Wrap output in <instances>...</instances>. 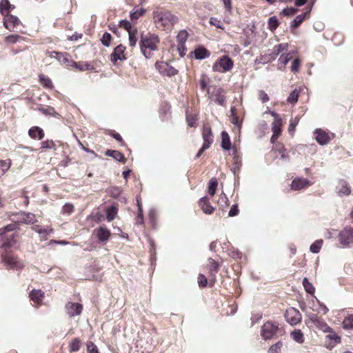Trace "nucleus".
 Returning <instances> with one entry per match:
<instances>
[{"label": "nucleus", "instance_id": "nucleus-15", "mask_svg": "<svg viewBox=\"0 0 353 353\" xmlns=\"http://www.w3.org/2000/svg\"><path fill=\"white\" fill-rule=\"evenodd\" d=\"M125 50V47L123 45H119L115 48L114 52L110 55V61L116 64L117 61L120 60H125L126 59L124 51Z\"/></svg>", "mask_w": 353, "mask_h": 353}, {"label": "nucleus", "instance_id": "nucleus-62", "mask_svg": "<svg viewBox=\"0 0 353 353\" xmlns=\"http://www.w3.org/2000/svg\"><path fill=\"white\" fill-rule=\"evenodd\" d=\"M21 37L18 34H11L6 38V41L8 43H14L18 41Z\"/></svg>", "mask_w": 353, "mask_h": 353}, {"label": "nucleus", "instance_id": "nucleus-51", "mask_svg": "<svg viewBox=\"0 0 353 353\" xmlns=\"http://www.w3.org/2000/svg\"><path fill=\"white\" fill-rule=\"evenodd\" d=\"M10 160H0V168L2 169L3 173H5L10 168Z\"/></svg>", "mask_w": 353, "mask_h": 353}, {"label": "nucleus", "instance_id": "nucleus-25", "mask_svg": "<svg viewBox=\"0 0 353 353\" xmlns=\"http://www.w3.org/2000/svg\"><path fill=\"white\" fill-rule=\"evenodd\" d=\"M330 334L326 336V343L327 347L332 348L334 345L341 342V338L334 332L331 331Z\"/></svg>", "mask_w": 353, "mask_h": 353}, {"label": "nucleus", "instance_id": "nucleus-34", "mask_svg": "<svg viewBox=\"0 0 353 353\" xmlns=\"http://www.w3.org/2000/svg\"><path fill=\"white\" fill-rule=\"evenodd\" d=\"M118 210L114 206H111L106 210V219L108 221H112L116 217Z\"/></svg>", "mask_w": 353, "mask_h": 353}, {"label": "nucleus", "instance_id": "nucleus-27", "mask_svg": "<svg viewBox=\"0 0 353 353\" xmlns=\"http://www.w3.org/2000/svg\"><path fill=\"white\" fill-rule=\"evenodd\" d=\"M29 136L32 139H38L39 140H41L44 137L43 130L38 127L33 126L28 130Z\"/></svg>", "mask_w": 353, "mask_h": 353}, {"label": "nucleus", "instance_id": "nucleus-16", "mask_svg": "<svg viewBox=\"0 0 353 353\" xmlns=\"http://www.w3.org/2000/svg\"><path fill=\"white\" fill-rule=\"evenodd\" d=\"M50 57L55 58L60 63L65 64L68 66H71L72 62L73 61L72 60H71L70 59V56L69 55V54H68L66 52H64V53L60 52L59 53V52L53 51L51 52Z\"/></svg>", "mask_w": 353, "mask_h": 353}, {"label": "nucleus", "instance_id": "nucleus-24", "mask_svg": "<svg viewBox=\"0 0 353 353\" xmlns=\"http://www.w3.org/2000/svg\"><path fill=\"white\" fill-rule=\"evenodd\" d=\"M188 37V33L186 30H181L177 36H176V41H177V50L178 51H181V49H184V45L186 42Z\"/></svg>", "mask_w": 353, "mask_h": 353}, {"label": "nucleus", "instance_id": "nucleus-46", "mask_svg": "<svg viewBox=\"0 0 353 353\" xmlns=\"http://www.w3.org/2000/svg\"><path fill=\"white\" fill-rule=\"evenodd\" d=\"M343 327L345 329H352L353 328V314H350L348 316H347L343 322Z\"/></svg>", "mask_w": 353, "mask_h": 353}, {"label": "nucleus", "instance_id": "nucleus-57", "mask_svg": "<svg viewBox=\"0 0 353 353\" xmlns=\"http://www.w3.org/2000/svg\"><path fill=\"white\" fill-rule=\"evenodd\" d=\"M300 67V60L299 59H295L291 65V71L293 72H297L299 71Z\"/></svg>", "mask_w": 353, "mask_h": 353}, {"label": "nucleus", "instance_id": "nucleus-60", "mask_svg": "<svg viewBox=\"0 0 353 353\" xmlns=\"http://www.w3.org/2000/svg\"><path fill=\"white\" fill-rule=\"evenodd\" d=\"M296 11H297V10L296 8L290 7V8H286L283 9L282 10L281 13L285 16H290V15L294 14Z\"/></svg>", "mask_w": 353, "mask_h": 353}, {"label": "nucleus", "instance_id": "nucleus-44", "mask_svg": "<svg viewBox=\"0 0 353 353\" xmlns=\"http://www.w3.org/2000/svg\"><path fill=\"white\" fill-rule=\"evenodd\" d=\"M288 43H281V44L275 46L273 48V52L276 55H278L281 52H282L283 51H286L288 50Z\"/></svg>", "mask_w": 353, "mask_h": 353}, {"label": "nucleus", "instance_id": "nucleus-5", "mask_svg": "<svg viewBox=\"0 0 353 353\" xmlns=\"http://www.w3.org/2000/svg\"><path fill=\"white\" fill-rule=\"evenodd\" d=\"M1 261L3 265L8 269L21 271L24 267L23 261L11 254H3Z\"/></svg>", "mask_w": 353, "mask_h": 353}, {"label": "nucleus", "instance_id": "nucleus-32", "mask_svg": "<svg viewBox=\"0 0 353 353\" xmlns=\"http://www.w3.org/2000/svg\"><path fill=\"white\" fill-rule=\"evenodd\" d=\"M194 53L196 59H203L210 55V53L208 52V50L202 47L196 48Z\"/></svg>", "mask_w": 353, "mask_h": 353}, {"label": "nucleus", "instance_id": "nucleus-18", "mask_svg": "<svg viewBox=\"0 0 353 353\" xmlns=\"http://www.w3.org/2000/svg\"><path fill=\"white\" fill-rule=\"evenodd\" d=\"M32 230L39 234L41 240H46L48 236L52 232V229L50 226L42 227L39 225L33 226Z\"/></svg>", "mask_w": 353, "mask_h": 353}, {"label": "nucleus", "instance_id": "nucleus-38", "mask_svg": "<svg viewBox=\"0 0 353 353\" xmlns=\"http://www.w3.org/2000/svg\"><path fill=\"white\" fill-rule=\"evenodd\" d=\"M281 126H282V119H276V121H274L272 124V130L273 133H276L277 134H281Z\"/></svg>", "mask_w": 353, "mask_h": 353}, {"label": "nucleus", "instance_id": "nucleus-56", "mask_svg": "<svg viewBox=\"0 0 353 353\" xmlns=\"http://www.w3.org/2000/svg\"><path fill=\"white\" fill-rule=\"evenodd\" d=\"M230 122L234 124L239 130H240L242 121L239 120L237 115L230 117Z\"/></svg>", "mask_w": 353, "mask_h": 353}, {"label": "nucleus", "instance_id": "nucleus-55", "mask_svg": "<svg viewBox=\"0 0 353 353\" xmlns=\"http://www.w3.org/2000/svg\"><path fill=\"white\" fill-rule=\"evenodd\" d=\"M119 26H120V27L128 30V33L130 32V31H132L131 30V28H132L131 23L128 20H121L119 22Z\"/></svg>", "mask_w": 353, "mask_h": 353}, {"label": "nucleus", "instance_id": "nucleus-8", "mask_svg": "<svg viewBox=\"0 0 353 353\" xmlns=\"http://www.w3.org/2000/svg\"><path fill=\"white\" fill-rule=\"evenodd\" d=\"M279 325L270 321L266 322L261 327V336L267 340L272 338L277 332Z\"/></svg>", "mask_w": 353, "mask_h": 353}, {"label": "nucleus", "instance_id": "nucleus-6", "mask_svg": "<svg viewBox=\"0 0 353 353\" xmlns=\"http://www.w3.org/2000/svg\"><path fill=\"white\" fill-rule=\"evenodd\" d=\"M339 241L342 247H347L353 244V228L346 227L339 233Z\"/></svg>", "mask_w": 353, "mask_h": 353}, {"label": "nucleus", "instance_id": "nucleus-31", "mask_svg": "<svg viewBox=\"0 0 353 353\" xmlns=\"http://www.w3.org/2000/svg\"><path fill=\"white\" fill-rule=\"evenodd\" d=\"M71 66L79 70L80 71L92 70L94 69L93 66L88 62L77 63L73 61Z\"/></svg>", "mask_w": 353, "mask_h": 353}, {"label": "nucleus", "instance_id": "nucleus-30", "mask_svg": "<svg viewBox=\"0 0 353 353\" xmlns=\"http://www.w3.org/2000/svg\"><path fill=\"white\" fill-rule=\"evenodd\" d=\"M105 155L112 157L113 159L119 162L125 161V157L123 154L121 152L117 150H108L105 152Z\"/></svg>", "mask_w": 353, "mask_h": 353}, {"label": "nucleus", "instance_id": "nucleus-63", "mask_svg": "<svg viewBox=\"0 0 353 353\" xmlns=\"http://www.w3.org/2000/svg\"><path fill=\"white\" fill-rule=\"evenodd\" d=\"M208 83V78L205 75H203L200 81V87L202 90H205Z\"/></svg>", "mask_w": 353, "mask_h": 353}, {"label": "nucleus", "instance_id": "nucleus-28", "mask_svg": "<svg viewBox=\"0 0 353 353\" xmlns=\"http://www.w3.org/2000/svg\"><path fill=\"white\" fill-rule=\"evenodd\" d=\"M97 235L99 241H107L110 236V232L105 227H100L97 231Z\"/></svg>", "mask_w": 353, "mask_h": 353}, {"label": "nucleus", "instance_id": "nucleus-21", "mask_svg": "<svg viewBox=\"0 0 353 353\" xmlns=\"http://www.w3.org/2000/svg\"><path fill=\"white\" fill-rule=\"evenodd\" d=\"M199 205L206 214H211L214 211V208L210 204L209 199L206 196H203L199 201Z\"/></svg>", "mask_w": 353, "mask_h": 353}, {"label": "nucleus", "instance_id": "nucleus-47", "mask_svg": "<svg viewBox=\"0 0 353 353\" xmlns=\"http://www.w3.org/2000/svg\"><path fill=\"white\" fill-rule=\"evenodd\" d=\"M74 211V206L72 204L68 203H65L61 210V213L66 215H70Z\"/></svg>", "mask_w": 353, "mask_h": 353}, {"label": "nucleus", "instance_id": "nucleus-22", "mask_svg": "<svg viewBox=\"0 0 353 353\" xmlns=\"http://www.w3.org/2000/svg\"><path fill=\"white\" fill-rule=\"evenodd\" d=\"M29 296L31 301H32L35 304L39 305L43 301L44 293L40 290L34 289L30 292Z\"/></svg>", "mask_w": 353, "mask_h": 353}, {"label": "nucleus", "instance_id": "nucleus-53", "mask_svg": "<svg viewBox=\"0 0 353 353\" xmlns=\"http://www.w3.org/2000/svg\"><path fill=\"white\" fill-rule=\"evenodd\" d=\"M281 346H282V343L280 342H278L270 347L268 352L269 353H280L279 352H280Z\"/></svg>", "mask_w": 353, "mask_h": 353}, {"label": "nucleus", "instance_id": "nucleus-59", "mask_svg": "<svg viewBox=\"0 0 353 353\" xmlns=\"http://www.w3.org/2000/svg\"><path fill=\"white\" fill-rule=\"evenodd\" d=\"M208 281L206 277L203 274H199L198 276V284L200 287L203 288L207 285Z\"/></svg>", "mask_w": 353, "mask_h": 353}, {"label": "nucleus", "instance_id": "nucleus-11", "mask_svg": "<svg viewBox=\"0 0 353 353\" xmlns=\"http://www.w3.org/2000/svg\"><path fill=\"white\" fill-rule=\"evenodd\" d=\"M285 318L287 322L290 325H294L301 322L302 316L298 310L294 307H290L286 310Z\"/></svg>", "mask_w": 353, "mask_h": 353}, {"label": "nucleus", "instance_id": "nucleus-54", "mask_svg": "<svg viewBox=\"0 0 353 353\" xmlns=\"http://www.w3.org/2000/svg\"><path fill=\"white\" fill-rule=\"evenodd\" d=\"M299 121V117H296L294 119L290 120V123L289 125V131L290 132H293L295 130L296 126L298 125Z\"/></svg>", "mask_w": 353, "mask_h": 353}, {"label": "nucleus", "instance_id": "nucleus-13", "mask_svg": "<svg viewBox=\"0 0 353 353\" xmlns=\"http://www.w3.org/2000/svg\"><path fill=\"white\" fill-rule=\"evenodd\" d=\"M351 191V187L347 181L343 179L339 181L336 187V192L339 196H348Z\"/></svg>", "mask_w": 353, "mask_h": 353}, {"label": "nucleus", "instance_id": "nucleus-35", "mask_svg": "<svg viewBox=\"0 0 353 353\" xmlns=\"http://www.w3.org/2000/svg\"><path fill=\"white\" fill-rule=\"evenodd\" d=\"M307 14V12L296 16V18L292 21L291 26L294 28L299 27L300 24L305 20Z\"/></svg>", "mask_w": 353, "mask_h": 353}, {"label": "nucleus", "instance_id": "nucleus-20", "mask_svg": "<svg viewBox=\"0 0 353 353\" xmlns=\"http://www.w3.org/2000/svg\"><path fill=\"white\" fill-rule=\"evenodd\" d=\"M314 134L316 141L321 145L327 144L330 140L327 133L321 129H316Z\"/></svg>", "mask_w": 353, "mask_h": 353}, {"label": "nucleus", "instance_id": "nucleus-43", "mask_svg": "<svg viewBox=\"0 0 353 353\" xmlns=\"http://www.w3.org/2000/svg\"><path fill=\"white\" fill-rule=\"evenodd\" d=\"M39 80H40L41 83L43 86H45L46 88H52V86H53L52 82V81H51V79L50 78L46 77L43 74H40L39 75Z\"/></svg>", "mask_w": 353, "mask_h": 353}, {"label": "nucleus", "instance_id": "nucleus-36", "mask_svg": "<svg viewBox=\"0 0 353 353\" xmlns=\"http://www.w3.org/2000/svg\"><path fill=\"white\" fill-rule=\"evenodd\" d=\"M218 185V182L216 178H212L210 180L208 183V193L211 196H214L216 192V189Z\"/></svg>", "mask_w": 353, "mask_h": 353}, {"label": "nucleus", "instance_id": "nucleus-7", "mask_svg": "<svg viewBox=\"0 0 353 353\" xmlns=\"http://www.w3.org/2000/svg\"><path fill=\"white\" fill-rule=\"evenodd\" d=\"M203 143L202 148L199 150L196 155V158L201 156L202 153L207 149H208L213 141L211 129L208 125H205L203 130Z\"/></svg>", "mask_w": 353, "mask_h": 353}, {"label": "nucleus", "instance_id": "nucleus-48", "mask_svg": "<svg viewBox=\"0 0 353 353\" xmlns=\"http://www.w3.org/2000/svg\"><path fill=\"white\" fill-rule=\"evenodd\" d=\"M299 97V92L297 90H294L289 95L288 98V102L294 103L297 102Z\"/></svg>", "mask_w": 353, "mask_h": 353}, {"label": "nucleus", "instance_id": "nucleus-50", "mask_svg": "<svg viewBox=\"0 0 353 353\" xmlns=\"http://www.w3.org/2000/svg\"><path fill=\"white\" fill-rule=\"evenodd\" d=\"M145 10L143 8L137 9L136 11L130 12V18L132 20L137 19L139 17L143 14Z\"/></svg>", "mask_w": 353, "mask_h": 353}, {"label": "nucleus", "instance_id": "nucleus-42", "mask_svg": "<svg viewBox=\"0 0 353 353\" xmlns=\"http://www.w3.org/2000/svg\"><path fill=\"white\" fill-rule=\"evenodd\" d=\"M268 23L269 29L271 31H274V30H275L277 28V27L279 26L278 19L275 16L271 17L268 19Z\"/></svg>", "mask_w": 353, "mask_h": 353}, {"label": "nucleus", "instance_id": "nucleus-9", "mask_svg": "<svg viewBox=\"0 0 353 353\" xmlns=\"http://www.w3.org/2000/svg\"><path fill=\"white\" fill-rule=\"evenodd\" d=\"M233 67V61L228 57H223L216 62L213 66V70L219 72H225L230 70Z\"/></svg>", "mask_w": 353, "mask_h": 353}, {"label": "nucleus", "instance_id": "nucleus-17", "mask_svg": "<svg viewBox=\"0 0 353 353\" xmlns=\"http://www.w3.org/2000/svg\"><path fill=\"white\" fill-rule=\"evenodd\" d=\"M310 185V182L304 178H296L291 183V189L293 190H300Z\"/></svg>", "mask_w": 353, "mask_h": 353}, {"label": "nucleus", "instance_id": "nucleus-10", "mask_svg": "<svg viewBox=\"0 0 353 353\" xmlns=\"http://www.w3.org/2000/svg\"><path fill=\"white\" fill-rule=\"evenodd\" d=\"M155 68L161 74L164 76L172 77L178 72L177 70L164 61H157Z\"/></svg>", "mask_w": 353, "mask_h": 353}, {"label": "nucleus", "instance_id": "nucleus-64", "mask_svg": "<svg viewBox=\"0 0 353 353\" xmlns=\"http://www.w3.org/2000/svg\"><path fill=\"white\" fill-rule=\"evenodd\" d=\"M210 24L216 26L218 28L223 29V26L221 25V23L219 20H218L216 18L211 17L210 19Z\"/></svg>", "mask_w": 353, "mask_h": 353}, {"label": "nucleus", "instance_id": "nucleus-23", "mask_svg": "<svg viewBox=\"0 0 353 353\" xmlns=\"http://www.w3.org/2000/svg\"><path fill=\"white\" fill-rule=\"evenodd\" d=\"M208 94L209 95V97L212 99V100L214 101L215 102L218 103L219 104L223 105L225 103V97L223 94V91L221 89L216 90L214 93H212L210 94V92L209 90H207Z\"/></svg>", "mask_w": 353, "mask_h": 353}, {"label": "nucleus", "instance_id": "nucleus-61", "mask_svg": "<svg viewBox=\"0 0 353 353\" xmlns=\"http://www.w3.org/2000/svg\"><path fill=\"white\" fill-rule=\"evenodd\" d=\"M87 350L88 353H98L97 347L92 342L87 343Z\"/></svg>", "mask_w": 353, "mask_h": 353}, {"label": "nucleus", "instance_id": "nucleus-33", "mask_svg": "<svg viewBox=\"0 0 353 353\" xmlns=\"http://www.w3.org/2000/svg\"><path fill=\"white\" fill-rule=\"evenodd\" d=\"M291 336L294 341L299 343H303L304 342L303 334L300 330H295L292 332Z\"/></svg>", "mask_w": 353, "mask_h": 353}, {"label": "nucleus", "instance_id": "nucleus-14", "mask_svg": "<svg viewBox=\"0 0 353 353\" xmlns=\"http://www.w3.org/2000/svg\"><path fill=\"white\" fill-rule=\"evenodd\" d=\"M66 313L70 316L79 315L83 310V306L79 303L68 302L65 306Z\"/></svg>", "mask_w": 353, "mask_h": 353}, {"label": "nucleus", "instance_id": "nucleus-49", "mask_svg": "<svg viewBox=\"0 0 353 353\" xmlns=\"http://www.w3.org/2000/svg\"><path fill=\"white\" fill-rule=\"evenodd\" d=\"M292 59L290 53L283 54L279 59V63L285 66L289 61Z\"/></svg>", "mask_w": 353, "mask_h": 353}, {"label": "nucleus", "instance_id": "nucleus-45", "mask_svg": "<svg viewBox=\"0 0 353 353\" xmlns=\"http://www.w3.org/2000/svg\"><path fill=\"white\" fill-rule=\"evenodd\" d=\"M217 203L221 208L227 207L229 205V200L225 194L222 193L220 194Z\"/></svg>", "mask_w": 353, "mask_h": 353}, {"label": "nucleus", "instance_id": "nucleus-4", "mask_svg": "<svg viewBox=\"0 0 353 353\" xmlns=\"http://www.w3.org/2000/svg\"><path fill=\"white\" fill-rule=\"evenodd\" d=\"M305 323L307 327H315L323 332H331L332 328L320 316L314 313H307Z\"/></svg>", "mask_w": 353, "mask_h": 353}, {"label": "nucleus", "instance_id": "nucleus-39", "mask_svg": "<svg viewBox=\"0 0 353 353\" xmlns=\"http://www.w3.org/2000/svg\"><path fill=\"white\" fill-rule=\"evenodd\" d=\"M303 285L305 288V290L310 294H313L314 293V286L312 285V284L311 283L309 282V281L307 280V278H304L303 279Z\"/></svg>", "mask_w": 353, "mask_h": 353}, {"label": "nucleus", "instance_id": "nucleus-26", "mask_svg": "<svg viewBox=\"0 0 353 353\" xmlns=\"http://www.w3.org/2000/svg\"><path fill=\"white\" fill-rule=\"evenodd\" d=\"M14 8V6L12 5L9 0H1L0 1V12L3 16L10 14Z\"/></svg>", "mask_w": 353, "mask_h": 353}, {"label": "nucleus", "instance_id": "nucleus-1", "mask_svg": "<svg viewBox=\"0 0 353 353\" xmlns=\"http://www.w3.org/2000/svg\"><path fill=\"white\" fill-rule=\"evenodd\" d=\"M156 27L161 30H171L178 18L168 10H156L153 12Z\"/></svg>", "mask_w": 353, "mask_h": 353}, {"label": "nucleus", "instance_id": "nucleus-12", "mask_svg": "<svg viewBox=\"0 0 353 353\" xmlns=\"http://www.w3.org/2000/svg\"><path fill=\"white\" fill-rule=\"evenodd\" d=\"M21 23L17 16L8 14L3 17V25L9 31H15Z\"/></svg>", "mask_w": 353, "mask_h": 353}, {"label": "nucleus", "instance_id": "nucleus-19", "mask_svg": "<svg viewBox=\"0 0 353 353\" xmlns=\"http://www.w3.org/2000/svg\"><path fill=\"white\" fill-rule=\"evenodd\" d=\"M17 221L21 222L26 224H33L37 221L35 215L32 213H26L21 212L17 215Z\"/></svg>", "mask_w": 353, "mask_h": 353}, {"label": "nucleus", "instance_id": "nucleus-3", "mask_svg": "<svg viewBox=\"0 0 353 353\" xmlns=\"http://www.w3.org/2000/svg\"><path fill=\"white\" fill-rule=\"evenodd\" d=\"M17 228V223H11L0 230V247L9 248L16 243Z\"/></svg>", "mask_w": 353, "mask_h": 353}, {"label": "nucleus", "instance_id": "nucleus-58", "mask_svg": "<svg viewBox=\"0 0 353 353\" xmlns=\"http://www.w3.org/2000/svg\"><path fill=\"white\" fill-rule=\"evenodd\" d=\"M41 146H42L43 148L52 149V148H54L55 144L53 142V141H52V140H47V141H43L41 143Z\"/></svg>", "mask_w": 353, "mask_h": 353}, {"label": "nucleus", "instance_id": "nucleus-40", "mask_svg": "<svg viewBox=\"0 0 353 353\" xmlns=\"http://www.w3.org/2000/svg\"><path fill=\"white\" fill-rule=\"evenodd\" d=\"M81 347V341L76 338L73 339L70 343V351L71 352H77L79 350Z\"/></svg>", "mask_w": 353, "mask_h": 353}, {"label": "nucleus", "instance_id": "nucleus-37", "mask_svg": "<svg viewBox=\"0 0 353 353\" xmlns=\"http://www.w3.org/2000/svg\"><path fill=\"white\" fill-rule=\"evenodd\" d=\"M323 243V240H316L314 241L310 247V252L314 254L319 253L322 247Z\"/></svg>", "mask_w": 353, "mask_h": 353}, {"label": "nucleus", "instance_id": "nucleus-29", "mask_svg": "<svg viewBox=\"0 0 353 353\" xmlns=\"http://www.w3.org/2000/svg\"><path fill=\"white\" fill-rule=\"evenodd\" d=\"M221 148L225 150H229L231 148L230 137L225 131L221 132Z\"/></svg>", "mask_w": 353, "mask_h": 353}, {"label": "nucleus", "instance_id": "nucleus-41", "mask_svg": "<svg viewBox=\"0 0 353 353\" xmlns=\"http://www.w3.org/2000/svg\"><path fill=\"white\" fill-rule=\"evenodd\" d=\"M137 30L130 31L128 33L129 45L130 47H135L137 42Z\"/></svg>", "mask_w": 353, "mask_h": 353}, {"label": "nucleus", "instance_id": "nucleus-2", "mask_svg": "<svg viewBox=\"0 0 353 353\" xmlns=\"http://www.w3.org/2000/svg\"><path fill=\"white\" fill-rule=\"evenodd\" d=\"M160 43L159 37L155 34L148 33L141 37L139 46L143 55L145 59H150L153 52L158 50Z\"/></svg>", "mask_w": 353, "mask_h": 353}, {"label": "nucleus", "instance_id": "nucleus-52", "mask_svg": "<svg viewBox=\"0 0 353 353\" xmlns=\"http://www.w3.org/2000/svg\"><path fill=\"white\" fill-rule=\"evenodd\" d=\"M111 34L108 32H105L103 35V37L101 39V42L103 46H109L111 41Z\"/></svg>", "mask_w": 353, "mask_h": 353}]
</instances>
